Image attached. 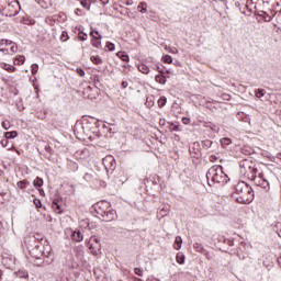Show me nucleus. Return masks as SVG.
Instances as JSON below:
<instances>
[{
    "label": "nucleus",
    "mask_w": 281,
    "mask_h": 281,
    "mask_svg": "<svg viewBox=\"0 0 281 281\" xmlns=\"http://www.w3.org/2000/svg\"><path fill=\"white\" fill-rule=\"evenodd\" d=\"M27 186H30V181L27 180H21V181H18L16 183V187L22 190V192H25V190H27Z\"/></svg>",
    "instance_id": "13"
},
{
    "label": "nucleus",
    "mask_w": 281,
    "mask_h": 281,
    "mask_svg": "<svg viewBox=\"0 0 281 281\" xmlns=\"http://www.w3.org/2000/svg\"><path fill=\"white\" fill-rule=\"evenodd\" d=\"M194 249H196V251H199L200 254H205V248H203V246L201 244H194L193 245Z\"/></svg>",
    "instance_id": "34"
},
{
    "label": "nucleus",
    "mask_w": 281,
    "mask_h": 281,
    "mask_svg": "<svg viewBox=\"0 0 281 281\" xmlns=\"http://www.w3.org/2000/svg\"><path fill=\"white\" fill-rule=\"evenodd\" d=\"M167 52H169V54H179V50L175 47L167 48Z\"/></svg>",
    "instance_id": "51"
},
{
    "label": "nucleus",
    "mask_w": 281,
    "mask_h": 281,
    "mask_svg": "<svg viewBox=\"0 0 281 281\" xmlns=\"http://www.w3.org/2000/svg\"><path fill=\"white\" fill-rule=\"evenodd\" d=\"M88 243L93 245H100V238H98L97 236H91Z\"/></svg>",
    "instance_id": "35"
},
{
    "label": "nucleus",
    "mask_w": 281,
    "mask_h": 281,
    "mask_svg": "<svg viewBox=\"0 0 281 281\" xmlns=\"http://www.w3.org/2000/svg\"><path fill=\"white\" fill-rule=\"evenodd\" d=\"M3 1L4 4H2L3 10L9 12V16H16L19 14V8H21V4H19V0H0Z\"/></svg>",
    "instance_id": "5"
},
{
    "label": "nucleus",
    "mask_w": 281,
    "mask_h": 281,
    "mask_svg": "<svg viewBox=\"0 0 281 281\" xmlns=\"http://www.w3.org/2000/svg\"><path fill=\"white\" fill-rule=\"evenodd\" d=\"M94 212L105 221V223H111L117 218V212L111 207V203L106 201L98 202L93 205Z\"/></svg>",
    "instance_id": "2"
},
{
    "label": "nucleus",
    "mask_w": 281,
    "mask_h": 281,
    "mask_svg": "<svg viewBox=\"0 0 281 281\" xmlns=\"http://www.w3.org/2000/svg\"><path fill=\"white\" fill-rule=\"evenodd\" d=\"M0 52H2V54H9L8 48H0Z\"/></svg>",
    "instance_id": "62"
},
{
    "label": "nucleus",
    "mask_w": 281,
    "mask_h": 281,
    "mask_svg": "<svg viewBox=\"0 0 281 281\" xmlns=\"http://www.w3.org/2000/svg\"><path fill=\"white\" fill-rule=\"evenodd\" d=\"M254 3H257L255 0H247V4H246V8L247 10H249L251 12V8L250 5H254Z\"/></svg>",
    "instance_id": "49"
},
{
    "label": "nucleus",
    "mask_w": 281,
    "mask_h": 281,
    "mask_svg": "<svg viewBox=\"0 0 281 281\" xmlns=\"http://www.w3.org/2000/svg\"><path fill=\"white\" fill-rule=\"evenodd\" d=\"M259 16H262L263 21L266 23H270V21H272L273 16L269 15V13L261 11V14H259Z\"/></svg>",
    "instance_id": "27"
},
{
    "label": "nucleus",
    "mask_w": 281,
    "mask_h": 281,
    "mask_svg": "<svg viewBox=\"0 0 281 281\" xmlns=\"http://www.w3.org/2000/svg\"><path fill=\"white\" fill-rule=\"evenodd\" d=\"M168 212H170V207L169 206H162L159 211L158 214L161 218H164V216L168 215Z\"/></svg>",
    "instance_id": "21"
},
{
    "label": "nucleus",
    "mask_w": 281,
    "mask_h": 281,
    "mask_svg": "<svg viewBox=\"0 0 281 281\" xmlns=\"http://www.w3.org/2000/svg\"><path fill=\"white\" fill-rule=\"evenodd\" d=\"M121 87L122 89H126L128 87V81H122Z\"/></svg>",
    "instance_id": "55"
},
{
    "label": "nucleus",
    "mask_w": 281,
    "mask_h": 281,
    "mask_svg": "<svg viewBox=\"0 0 281 281\" xmlns=\"http://www.w3.org/2000/svg\"><path fill=\"white\" fill-rule=\"evenodd\" d=\"M103 166L106 172H113L117 168V162L113 156H106L103 158Z\"/></svg>",
    "instance_id": "7"
},
{
    "label": "nucleus",
    "mask_w": 281,
    "mask_h": 281,
    "mask_svg": "<svg viewBox=\"0 0 281 281\" xmlns=\"http://www.w3.org/2000/svg\"><path fill=\"white\" fill-rule=\"evenodd\" d=\"M134 273L142 278L144 276V270L142 268H134Z\"/></svg>",
    "instance_id": "42"
},
{
    "label": "nucleus",
    "mask_w": 281,
    "mask_h": 281,
    "mask_svg": "<svg viewBox=\"0 0 281 281\" xmlns=\"http://www.w3.org/2000/svg\"><path fill=\"white\" fill-rule=\"evenodd\" d=\"M34 188H43V178L36 177L33 181Z\"/></svg>",
    "instance_id": "28"
},
{
    "label": "nucleus",
    "mask_w": 281,
    "mask_h": 281,
    "mask_svg": "<svg viewBox=\"0 0 281 281\" xmlns=\"http://www.w3.org/2000/svg\"><path fill=\"white\" fill-rule=\"evenodd\" d=\"M60 38L64 43H66V41H69V33H67V31H63Z\"/></svg>",
    "instance_id": "39"
},
{
    "label": "nucleus",
    "mask_w": 281,
    "mask_h": 281,
    "mask_svg": "<svg viewBox=\"0 0 281 281\" xmlns=\"http://www.w3.org/2000/svg\"><path fill=\"white\" fill-rule=\"evenodd\" d=\"M102 5H109V0H100Z\"/></svg>",
    "instance_id": "63"
},
{
    "label": "nucleus",
    "mask_w": 281,
    "mask_h": 281,
    "mask_svg": "<svg viewBox=\"0 0 281 281\" xmlns=\"http://www.w3.org/2000/svg\"><path fill=\"white\" fill-rule=\"evenodd\" d=\"M162 61L166 63L167 65H172V56L170 55L162 56Z\"/></svg>",
    "instance_id": "33"
},
{
    "label": "nucleus",
    "mask_w": 281,
    "mask_h": 281,
    "mask_svg": "<svg viewBox=\"0 0 281 281\" xmlns=\"http://www.w3.org/2000/svg\"><path fill=\"white\" fill-rule=\"evenodd\" d=\"M81 5L82 8H85L86 10H91V4H89V2L87 0H81Z\"/></svg>",
    "instance_id": "43"
},
{
    "label": "nucleus",
    "mask_w": 281,
    "mask_h": 281,
    "mask_svg": "<svg viewBox=\"0 0 281 281\" xmlns=\"http://www.w3.org/2000/svg\"><path fill=\"white\" fill-rule=\"evenodd\" d=\"M202 144V148H204V150H209V148H212V144H214V142L205 138L201 142Z\"/></svg>",
    "instance_id": "15"
},
{
    "label": "nucleus",
    "mask_w": 281,
    "mask_h": 281,
    "mask_svg": "<svg viewBox=\"0 0 281 281\" xmlns=\"http://www.w3.org/2000/svg\"><path fill=\"white\" fill-rule=\"evenodd\" d=\"M167 102H168V99L166 97H160L158 99V106H159V109H164V106H166Z\"/></svg>",
    "instance_id": "30"
},
{
    "label": "nucleus",
    "mask_w": 281,
    "mask_h": 281,
    "mask_svg": "<svg viewBox=\"0 0 281 281\" xmlns=\"http://www.w3.org/2000/svg\"><path fill=\"white\" fill-rule=\"evenodd\" d=\"M176 260L178 265H183L186 262V255H183V252L177 254Z\"/></svg>",
    "instance_id": "23"
},
{
    "label": "nucleus",
    "mask_w": 281,
    "mask_h": 281,
    "mask_svg": "<svg viewBox=\"0 0 281 281\" xmlns=\"http://www.w3.org/2000/svg\"><path fill=\"white\" fill-rule=\"evenodd\" d=\"M206 128H210L213 133H218L221 127L212 122L206 124Z\"/></svg>",
    "instance_id": "16"
},
{
    "label": "nucleus",
    "mask_w": 281,
    "mask_h": 281,
    "mask_svg": "<svg viewBox=\"0 0 281 281\" xmlns=\"http://www.w3.org/2000/svg\"><path fill=\"white\" fill-rule=\"evenodd\" d=\"M125 5H133V0H127V1L125 2Z\"/></svg>",
    "instance_id": "64"
},
{
    "label": "nucleus",
    "mask_w": 281,
    "mask_h": 281,
    "mask_svg": "<svg viewBox=\"0 0 281 281\" xmlns=\"http://www.w3.org/2000/svg\"><path fill=\"white\" fill-rule=\"evenodd\" d=\"M181 245H183V239L181 238V236H177L173 244L175 249H181Z\"/></svg>",
    "instance_id": "19"
},
{
    "label": "nucleus",
    "mask_w": 281,
    "mask_h": 281,
    "mask_svg": "<svg viewBox=\"0 0 281 281\" xmlns=\"http://www.w3.org/2000/svg\"><path fill=\"white\" fill-rule=\"evenodd\" d=\"M121 14H124V15L128 14V8H124V9L121 11Z\"/></svg>",
    "instance_id": "59"
},
{
    "label": "nucleus",
    "mask_w": 281,
    "mask_h": 281,
    "mask_svg": "<svg viewBox=\"0 0 281 281\" xmlns=\"http://www.w3.org/2000/svg\"><path fill=\"white\" fill-rule=\"evenodd\" d=\"M223 100H231L232 95L224 93L222 94Z\"/></svg>",
    "instance_id": "56"
},
{
    "label": "nucleus",
    "mask_w": 281,
    "mask_h": 281,
    "mask_svg": "<svg viewBox=\"0 0 281 281\" xmlns=\"http://www.w3.org/2000/svg\"><path fill=\"white\" fill-rule=\"evenodd\" d=\"M16 277L27 280V278H30V273H27V270H19L16 272Z\"/></svg>",
    "instance_id": "26"
},
{
    "label": "nucleus",
    "mask_w": 281,
    "mask_h": 281,
    "mask_svg": "<svg viewBox=\"0 0 281 281\" xmlns=\"http://www.w3.org/2000/svg\"><path fill=\"white\" fill-rule=\"evenodd\" d=\"M116 56H119V58H121V60H123V63H128L131 60V57H128V55L126 53H117Z\"/></svg>",
    "instance_id": "25"
},
{
    "label": "nucleus",
    "mask_w": 281,
    "mask_h": 281,
    "mask_svg": "<svg viewBox=\"0 0 281 281\" xmlns=\"http://www.w3.org/2000/svg\"><path fill=\"white\" fill-rule=\"evenodd\" d=\"M78 38L79 41H87L89 38V35H87V33L81 32L79 33Z\"/></svg>",
    "instance_id": "46"
},
{
    "label": "nucleus",
    "mask_w": 281,
    "mask_h": 281,
    "mask_svg": "<svg viewBox=\"0 0 281 281\" xmlns=\"http://www.w3.org/2000/svg\"><path fill=\"white\" fill-rule=\"evenodd\" d=\"M216 159H218V157H216L214 155L210 156V161H216Z\"/></svg>",
    "instance_id": "60"
},
{
    "label": "nucleus",
    "mask_w": 281,
    "mask_h": 281,
    "mask_svg": "<svg viewBox=\"0 0 281 281\" xmlns=\"http://www.w3.org/2000/svg\"><path fill=\"white\" fill-rule=\"evenodd\" d=\"M266 93H267V90H265V89H257V90H255L256 98H265Z\"/></svg>",
    "instance_id": "31"
},
{
    "label": "nucleus",
    "mask_w": 281,
    "mask_h": 281,
    "mask_svg": "<svg viewBox=\"0 0 281 281\" xmlns=\"http://www.w3.org/2000/svg\"><path fill=\"white\" fill-rule=\"evenodd\" d=\"M240 173L247 179H254L255 175H258V168L256 162L251 159H243L239 161Z\"/></svg>",
    "instance_id": "3"
},
{
    "label": "nucleus",
    "mask_w": 281,
    "mask_h": 281,
    "mask_svg": "<svg viewBox=\"0 0 281 281\" xmlns=\"http://www.w3.org/2000/svg\"><path fill=\"white\" fill-rule=\"evenodd\" d=\"M250 181H254L255 186L267 190L269 188V181L265 179V173L260 172L258 176L255 175L254 178H250Z\"/></svg>",
    "instance_id": "6"
},
{
    "label": "nucleus",
    "mask_w": 281,
    "mask_h": 281,
    "mask_svg": "<svg viewBox=\"0 0 281 281\" xmlns=\"http://www.w3.org/2000/svg\"><path fill=\"white\" fill-rule=\"evenodd\" d=\"M190 155L194 157V159L201 158V144L199 142H194L192 148L189 149Z\"/></svg>",
    "instance_id": "11"
},
{
    "label": "nucleus",
    "mask_w": 281,
    "mask_h": 281,
    "mask_svg": "<svg viewBox=\"0 0 281 281\" xmlns=\"http://www.w3.org/2000/svg\"><path fill=\"white\" fill-rule=\"evenodd\" d=\"M137 10L140 12V14H146V12H148L146 9V2H139Z\"/></svg>",
    "instance_id": "29"
},
{
    "label": "nucleus",
    "mask_w": 281,
    "mask_h": 281,
    "mask_svg": "<svg viewBox=\"0 0 281 281\" xmlns=\"http://www.w3.org/2000/svg\"><path fill=\"white\" fill-rule=\"evenodd\" d=\"M190 122H192V120H190V117H182V124H190Z\"/></svg>",
    "instance_id": "53"
},
{
    "label": "nucleus",
    "mask_w": 281,
    "mask_h": 281,
    "mask_svg": "<svg viewBox=\"0 0 281 281\" xmlns=\"http://www.w3.org/2000/svg\"><path fill=\"white\" fill-rule=\"evenodd\" d=\"M33 203H34L35 207H37V209L43 207V202L40 199H34Z\"/></svg>",
    "instance_id": "45"
},
{
    "label": "nucleus",
    "mask_w": 281,
    "mask_h": 281,
    "mask_svg": "<svg viewBox=\"0 0 281 281\" xmlns=\"http://www.w3.org/2000/svg\"><path fill=\"white\" fill-rule=\"evenodd\" d=\"M90 36H92V47H95L97 49H100L102 47V35H100V32L98 31H91Z\"/></svg>",
    "instance_id": "8"
},
{
    "label": "nucleus",
    "mask_w": 281,
    "mask_h": 281,
    "mask_svg": "<svg viewBox=\"0 0 281 281\" xmlns=\"http://www.w3.org/2000/svg\"><path fill=\"white\" fill-rule=\"evenodd\" d=\"M220 172H223V166L217 167H211L206 172V179L209 186H214V183H221L223 181V177L218 175Z\"/></svg>",
    "instance_id": "4"
},
{
    "label": "nucleus",
    "mask_w": 281,
    "mask_h": 281,
    "mask_svg": "<svg viewBox=\"0 0 281 281\" xmlns=\"http://www.w3.org/2000/svg\"><path fill=\"white\" fill-rule=\"evenodd\" d=\"M91 153L88 148L79 149L75 153V157L77 161H87L89 159Z\"/></svg>",
    "instance_id": "9"
},
{
    "label": "nucleus",
    "mask_w": 281,
    "mask_h": 281,
    "mask_svg": "<svg viewBox=\"0 0 281 281\" xmlns=\"http://www.w3.org/2000/svg\"><path fill=\"white\" fill-rule=\"evenodd\" d=\"M156 82H158L159 85H166L167 79L166 76L164 74L161 75H156L155 77Z\"/></svg>",
    "instance_id": "17"
},
{
    "label": "nucleus",
    "mask_w": 281,
    "mask_h": 281,
    "mask_svg": "<svg viewBox=\"0 0 281 281\" xmlns=\"http://www.w3.org/2000/svg\"><path fill=\"white\" fill-rule=\"evenodd\" d=\"M232 198L241 205H249V203H252L255 199L254 189L245 181H240L236 184L235 192L232 194Z\"/></svg>",
    "instance_id": "1"
},
{
    "label": "nucleus",
    "mask_w": 281,
    "mask_h": 281,
    "mask_svg": "<svg viewBox=\"0 0 281 281\" xmlns=\"http://www.w3.org/2000/svg\"><path fill=\"white\" fill-rule=\"evenodd\" d=\"M86 245H90L89 250L92 256H100V254H102V244H91L86 241Z\"/></svg>",
    "instance_id": "10"
},
{
    "label": "nucleus",
    "mask_w": 281,
    "mask_h": 281,
    "mask_svg": "<svg viewBox=\"0 0 281 281\" xmlns=\"http://www.w3.org/2000/svg\"><path fill=\"white\" fill-rule=\"evenodd\" d=\"M156 69H157V71H158V74H165V71L162 70V68L161 67H159V66H156Z\"/></svg>",
    "instance_id": "58"
},
{
    "label": "nucleus",
    "mask_w": 281,
    "mask_h": 281,
    "mask_svg": "<svg viewBox=\"0 0 281 281\" xmlns=\"http://www.w3.org/2000/svg\"><path fill=\"white\" fill-rule=\"evenodd\" d=\"M169 131L179 132L181 131V125H175V123H170Z\"/></svg>",
    "instance_id": "36"
},
{
    "label": "nucleus",
    "mask_w": 281,
    "mask_h": 281,
    "mask_svg": "<svg viewBox=\"0 0 281 281\" xmlns=\"http://www.w3.org/2000/svg\"><path fill=\"white\" fill-rule=\"evenodd\" d=\"M138 71H140V74H150V68H148V66H146L145 64H140L138 65Z\"/></svg>",
    "instance_id": "22"
},
{
    "label": "nucleus",
    "mask_w": 281,
    "mask_h": 281,
    "mask_svg": "<svg viewBox=\"0 0 281 281\" xmlns=\"http://www.w3.org/2000/svg\"><path fill=\"white\" fill-rule=\"evenodd\" d=\"M4 42L5 45H13L14 42L10 41V40H2Z\"/></svg>",
    "instance_id": "57"
},
{
    "label": "nucleus",
    "mask_w": 281,
    "mask_h": 281,
    "mask_svg": "<svg viewBox=\"0 0 281 281\" xmlns=\"http://www.w3.org/2000/svg\"><path fill=\"white\" fill-rule=\"evenodd\" d=\"M31 67L33 76L38 74V64H33Z\"/></svg>",
    "instance_id": "47"
},
{
    "label": "nucleus",
    "mask_w": 281,
    "mask_h": 281,
    "mask_svg": "<svg viewBox=\"0 0 281 281\" xmlns=\"http://www.w3.org/2000/svg\"><path fill=\"white\" fill-rule=\"evenodd\" d=\"M10 52L11 54H16V52H19V46L16 45V43L11 44Z\"/></svg>",
    "instance_id": "44"
},
{
    "label": "nucleus",
    "mask_w": 281,
    "mask_h": 281,
    "mask_svg": "<svg viewBox=\"0 0 281 281\" xmlns=\"http://www.w3.org/2000/svg\"><path fill=\"white\" fill-rule=\"evenodd\" d=\"M37 3L42 5V8H45V5H47V0H40Z\"/></svg>",
    "instance_id": "54"
},
{
    "label": "nucleus",
    "mask_w": 281,
    "mask_h": 281,
    "mask_svg": "<svg viewBox=\"0 0 281 281\" xmlns=\"http://www.w3.org/2000/svg\"><path fill=\"white\" fill-rule=\"evenodd\" d=\"M71 238L75 240V243H82V240H85V236H82L80 231H74L71 233Z\"/></svg>",
    "instance_id": "12"
},
{
    "label": "nucleus",
    "mask_w": 281,
    "mask_h": 281,
    "mask_svg": "<svg viewBox=\"0 0 281 281\" xmlns=\"http://www.w3.org/2000/svg\"><path fill=\"white\" fill-rule=\"evenodd\" d=\"M220 142L222 146H229L232 144V138L224 137Z\"/></svg>",
    "instance_id": "32"
},
{
    "label": "nucleus",
    "mask_w": 281,
    "mask_h": 281,
    "mask_svg": "<svg viewBox=\"0 0 281 281\" xmlns=\"http://www.w3.org/2000/svg\"><path fill=\"white\" fill-rule=\"evenodd\" d=\"M77 251H79L80 256L85 254V251L82 250V247H77Z\"/></svg>",
    "instance_id": "61"
},
{
    "label": "nucleus",
    "mask_w": 281,
    "mask_h": 281,
    "mask_svg": "<svg viewBox=\"0 0 281 281\" xmlns=\"http://www.w3.org/2000/svg\"><path fill=\"white\" fill-rule=\"evenodd\" d=\"M106 49L109 52H115V44L111 43V42H108L106 45H105Z\"/></svg>",
    "instance_id": "41"
},
{
    "label": "nucleus",
    "mask_w": 281,
    "mask_h": 281,
    "mask_svg": "<svg viewBox=\"0 0 281 281\" xmlns=\"http://www.w3.org/2000/svg\"><path fill=\"white\" fill-rule=\"evenodd\" d=\"M241 153H243V155H251V148L244 147V148L241 149Z\"/></svg>",
    "instance_id": "50"
},
{
    "label": "nucleus",
    "mask_w": 281,
    "mask_h": 281,
    "mask_svg": "<svg viewBox=\"0 0 281 281\" xmlns=\"http://www.w3.org/2000/svg\"><path fill=\"white\" fill-rule=\"evenodd\" d=\"M90 120H92V121H89V123L93 124L94 128L100 127V121L95 120V117H90Z\"/></svg>",
    "instance_id": "40"
},
{
    "label": "nucleus",
    "mask_w": 281,
    "mask_h": 281,
    "mask_svg": "<svg viewBox=\"0 0 281 281\" xmlns=\"http://www.w3.org/2000/svg\"><path fill=\"white\" fill-rule=\"evenodd\" d=\"M145 104H146V106H148V109H150V106H154L155 101H153V97H147Z\"/></svg>",
    "instance_id": "38"
},
{
    "label": "nucleus",
    "mask_w": 281,
    "mask_h": 281,
    "mask_svg": "<svg viewBox=\"0 0 281 281\" xmlns=\"http://www.w3.org/2000/svg\"><path fill=\"white\" fill-rule=\"evenodd\" d=\"M2 69H4L5 71H9L10 74L16 71V67L5 63L2 64Z\"/></svg>",
    "instance_id": "20"
},
{
    "label": "nucleus",
    "mask_w": 281,
    "mask_h": 281,
    "mask_svg": "<svg viewBox=\"0 0 281 281\" xmlns=\"http://www.w3.org/2000/svg\"><path fill=\"white\" fill-rule=\"evenodd\" d=\"M15 63H16V65H23V63H25V56L19 55V56L15 58Z\"/></svg>",
    "instance_id": "37"
},
{
    "label": "nucleus",
    "mask_w": 281,
    "mask_h": 281,
    "mask_svg": "<svg viewBox=\"0 0 281 281\" xmlns=\"http://www.w3.org/2000/svg\"><path fill=\"white\" fill-rule=\"evenodd\" d=\"M19 136V133H16V131H12V132H5L4 133V137L5 139H14Z\"/></svg>",
    "instance_id": "18"
},
{
    "label": "nucleus",
    "mask_w": 281,
    "mask_h": 281,
    "mask_svg": "<svg viewBox=\"0 0 281 281\" xmlns=\"http://www.w3.org/2000/svg\"><path fill=\"white\" fill-rule=\"evenodd\" d=\"M52 207L54 212H56V214H63V206H60V204L58 203V200L53 201Z\"/></svg>",
    "instance_id": "14"
},
{
    "label": "nucleus",
    "mask_w": 281,
    "mask_h": 281,
    "mask_svg": "<svg viewBox=\"0 0 281 281\" xmlns=\"http://www.w3.org/2000/svg\"><path fill=\"white\" fill-rule=\"evenodd\" d=\"M2 128H4V131H9V128H10V121H3L2 122Z\"/></svg>",
    "instance_id": "48"
},
{
    "label": "nucleus",
    "mask_w": 281,
    "mask_h": 281,
    "mask_svg": "<svg viewBox=\"0 0 281 281\" xmlns=\"http://www.w3.org/2000/svg\"><path fill=\"white\" fill-rule=\"evenodd\" d=\"M91 63H93V65H102L103 60L102 57L100 56H91L90 57Z\"/></svg>",
    "instance_id": "24"
},
{
    "label": "nucleus",
    "mask_w": 281,
    "mask_h": 281,
    "mask_svg": "<svg viewBox=\"0 0 281 281\" xmlns=\"http://www.w3.org/2000/svg\"><path fill=\"white\" fill-rule=\"evenodd\" d=\"M77 74H78V76H80L81 78H85V69H82V68H77Z\"/></svg>",
    "instance_id": "52"
}]
</instances>
